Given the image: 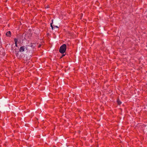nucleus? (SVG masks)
Listing matches in <instances>:
<instances>
[{"mask_svg": "<svg viewBox=\"0 0 147 147\" xmlns=\"http://www.w3.org/2000/svg\"><path fill=\"white\" fill-rule=\"evenodd\" d=\"M117 102L118 104L119 105H120L121 103V102L120 101L119 99H117Z\"/></svg>", "mask_w": 147, "mask_h": 147, "instance_id": "6", "label": "nucleus"}, {"mask_svg": "<svg viewBox=\"0 0 147 147\" xmlns=\"http://www.w3.org/2000/svg\"><path fill=\"white\" fill-rule=\"evenodd\" d=\"M18 40L17 38H15L14 39V41L15 42V46L16 47H18V45H17V44Z\"/></svg>", "mask_w": 147, "mask_h": 147, "instance_id": "4", "label": "nucleus"}, {"mask_svg": "<svg viewBox=\"0 0 147 147\" xmlns=\"http://www.w3.org/2000/svg\"><path fill=\"white\" fill-rule=\"evenodd\" d=\"M27 47V46H21L20 48L19 52H22L26 51L27 52L28 50Z\"/></svg>", "mask_w": 147, "mask_h": 147, "instance_id": "2", "label": "nucleus"}, {"mask_svg": "<svg viewBox=\"0 0 147 147\" xmlns=\"http://www.w3.org/2000/svg\"><path fill=\"white\" fill-rule=\"evenodd\" d=\"M52 23H51V28L52 30H53L54 28L53 27V25H52Z\"/></svg>", "mask_w": 147, "mask_h": 147, "instance_id": "7", "label": "nucleus"}, {"mask_svg": "<svg viewBox=\"0 0 147 147\" xmlns=\"http://www.w3.org/2000/svg\"><path fill=\"white\" fill-rule=\"evenodd\" d=\"M15 54L16 55V57H18L20 58L21 57V56H20L19 55V51H15Z\"/></svg>", "mask_w": 147, "mask_h": 147, "instance_id": "3", "label": "nucleus"}, {"mask_svg": "<svg viewBox=\"0 0 147 147\" xmlns=\"http://www.w3.org/2000/svg\"><path fill=\"white\" fill-rule=\"evenodd\" d=\"M54 27H56L57 28H59V27L58 26H54Z\"/></svg>", "mask_w": 147, "mask_h": 147, "instance_id": "8", "label": "nucleus"}, {"mask_svg": "<svg viewBox=\"0 0 147 147\" xmlns=\"http://www.w3.org/2000/svg\"><path fill=\"white\" fill-rule=\"evenodd\" d=\"M65 56V55L63 54L62 55V57H64Z\"/></svg>", "mask_w": 147, "mask_h": 147, "instance_id": "9", "label": "nucleus"}, {"mask_svg": "<svg viewBox=\"0 0 147 147\" xmlns=\"http://www.w3.org/2000/svg\"><path fill=\"white\" fill-rule=\"evenodd\" d=\"M66 45L64 44L61 46L59 49V51L61 54H63L65 52L66 50Z\"/></svg>", "mask_w": 147, "mask_h": 147, "instance_id": "1", "label": "nucleus"}, {"mask_svg": "<svg viewBox=\"0 0 147 147\" xmlns=\"http://www.w3.org/2000/svg\"><path fill=\"white\" fill-rule=\"evenodd\" d=\"M11 34V32L10 31H8L6 34V35L8 36H10Z\"/></svg>", "mask_w": 147, "mask_h": 147, "instance_id": "5", "label": "nucleus"}]
</instances>
